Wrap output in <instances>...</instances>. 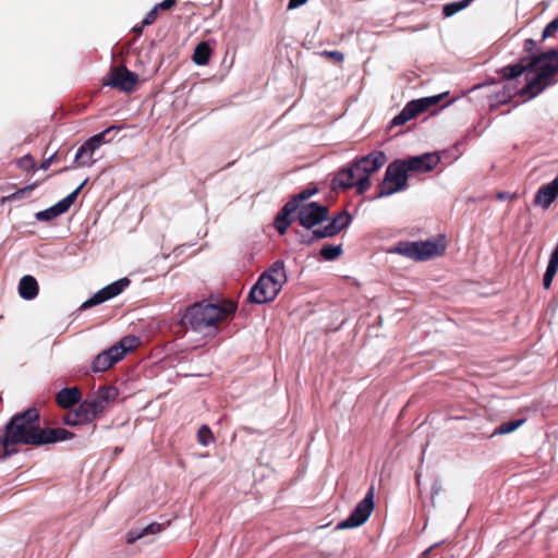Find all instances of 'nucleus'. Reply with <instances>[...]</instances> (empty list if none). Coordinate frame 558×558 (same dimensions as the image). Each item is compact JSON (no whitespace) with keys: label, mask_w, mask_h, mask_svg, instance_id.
Listing matches in <instances>:
<instances>
[{"label":"nucleus","mask_w":558,"mask_h":558,"mask_svg":"<svg viewBox=\"0 0 558 558\" xmlns=\"http://www.w3.org/2000/svg\"><path fill=\"white\" fill-rule=\"evenodd\" d=\"M43 428H40L39 413L37 409L29 408L14 415L5 425L4 433L0 437L4 457L16 452L15 445L39 446Z\"/></svg>","instance_id":"1"},{"label":"nucleus","mask_w":558,"mask_h":558,"mask_svg":"<svg viewBox=\"0 0 558 558\" xmlns=\"http://www.w3.org/2000/svg\"><path fill=\"white\" fill-rule=\"evenodd\" d=\"M384 165V153H371L341 168L332 179L335 189H354L356 194L363 195L372 185L371 177Z\"/></svg>","instance_id":"2"},{"label":"nucleus","mask_w":558,"mask_h":558,"mask_svg":"<svg viewBox=\"0 0 558 558\" xmlns=\"http://www.w3.org/2000/svg\"><path fill=\"white\" fill-rule=\"evenodd\" d=\"M527 69L526 84L520 94L533 98L558 82V50L551 49L531 56Z\"/></svg>","instance_id":"3"},{"label":"nucleus","mask_w":558,"mask_h":558,"mask_svg":"<svg viewBox=\"0 0 558 558\" xmlns=\"http://www.w3.org/2000/svg\"><path fill=\"white\" fill-rule=\"evenodd\" d=\"M287 280L284 262L278 259L259 276L251 288L247 295L248 302L265 304L274 301Z\"/></svg>","instance_id":"4"},{"label":"nucleus","mask_w":558,"mask_h":558,"mask_svg":"<svg viewBox=\"0 0 558 558\" xmlns=\"http://www.w3.org/2000/svg\"><path fill=\"white\" fill-rule=\"evenodd\" d=\"M446 251L442 236L425 241H403L387 250L390 254H400L413 260H428L440 256Z\"/></svg>","instance_id":"5"},{"label":"nucleus","mask_w":558,"mask_h":558,"mask_svg":"<svg viewBox=\"0 0 558 558\" xmlns=\"http://www.w3.org/2000/svg\"><path fill=\"white\" fill-rule=\"evenodd\" d=\"M229 313V310L216 304L196 303L192 305L184 314L183 324L190 326L195 331L217 325Z\"/></svg>","instance_id":"6"},{"label":"nucleus","mask_w":558,"mask_h":558,"mask_svg":"<svg viewBox=\"0 0 558 558\" xmlns=\"http://www.w3.org/2000/svg\"><path fill=\"white\" fill-rule=\"evenodd\" d=\"M138 344L140 338L136 336L122 337L116 344L95 356L92 363L93 372H106L112 365L121 361L129 352L133 351Z\"/></svg>","instance_id":"7"},{"label":"nucleus","mask_w":558,"mask_h":558,"mask_svg":"<svg viewBox=\"0 0 558 558\" xmlns=\"http://www.w3.org/2000/svg\"><path fill=\"white\" fill-rule=\"evenodd\" d=\"M352 216L348 210H341L324 227L313 229L307 235H301L302 244H312L314 241L332 238L348 228L352 222Z\"/></svg>","instance_id":"8"},{"label":"nucleus","mask_w":558,"mask_h":558,"mask_svg":"<svg viewBox=\"0 0 558 558\" xmlns=\"http://www.w3.org/2000/svg\"><path fill=\"white\" fill-rule=\"evenodd\" d=\"M122 130L121 125H110L102 132L89 137L83 145H81L74 156V160L78 167H90L95 163L93 158L94 153L105 143H109L111 140H107L106 135L112 131L119 132Z\"/></svg>","instance_id":"9"},{"label":"nucleus","mask_w":558,"mask_h":558,"mask_svg":"<svg viewBox=\"0 0 558 558\" xmlns=\"http://www.w3.org/2000/svg\"><path fill=\"white\" fill-rule=\"evenodd\" d=\"M527 60L529 58H525L522 59L519 63L510 64L500 69V73L507 82H502L501 88L496 93L494 97L496 102L506 104L517 94L511 81L519 77L523 73H525V75L527 74Z\"/></svg>","instance_id":"10"},{"label":"nucleus","mask_w":558,"mask_h":558,"mask_svg":"<svg viewBox=\"0 0 558 558\" xmlns=\"http://www.w3.org/2000/svg\"><path fill=\"white\" fill-rule=\"evenodd\" d=\"M446 94L447 93H442V94L435 95V96L423 97V98L411 100L391 120L390 128L403 125L411 119L415 118L417 114L427 110L429 107L437 105Z\"/></svg>","instance_id":"11"},{"label":"nucleus","mask_w":558,"mask_h":558,"mask_svg":"<svg viewBox=\"0 0 558 558\" xmlns=\"http://www.w3.org/2000/svg\"><path fill=\"white\" fill-rule=\"evenodd\" d=\"M446 94L447 93H442V94L435 95V96L423 97V98L411 100L391 120L390 128L403 125L411 119L415 118L417 114L427 110L429 107L437 105Z\"/></svg>","instance_id":"12"},{"label":"nucleus","mask_w":558,"mask_h":558,"mask_svg":"<svg viewBox=\"0 0 558 558\" xmlns=\"http://www.w3.org/2000/svg\"><path fill=\"white\" fill-rule=\"evenodd\" d=\"M374 510V488L371 487L365 497L355 506L351 514L337 524V530L353 529L362 525Z\"/></svg>","instance_id":"13"},{"label":"nucleus","mask_w":558,"mask_h":558,"mask_svg":"<svg viewBox=\"0 0 558 558\" xmlns=\"http://www.w3.org/2000/svg\"><path fill=\"white\" fill-rule=\"evenodd\" d=\"M296 220L307 230L313 229L328 218V207L316 202L303 204L298 210Z\"/></svg>","instance_id":"14"},{"label":"nucleus","mask_w":558,"mask_h":558,"mask_svg":"<svg viewBox=\"0 0 558 558\" xmlns=\"http://www.w3.org/2000/svg\"><path fill=\"white\" fill-rule=\"evenodd\" d=\"M409 171L402 160H395L386 168V196L407 190Z\"/></svg>","instance_id":"15"},{"label":"nucleus","mask_w":558,"mask_h":558,"mask_svg":"<svg viewBox=\"0 0 558 558\" xmlns=\"http://www.w3.org/2000/svg\"><path fill=\"white\" fill-rule=\"evenodd\" d=\"M99 415V408L87 398L75 410L69 411L64 415L63 422L69 426L86 425Z\"/></svg>","instance_id":"16"},{"label":"nucleus","mask_w":558,"mask_h":558,"mask_svg":"<svg viewBox=\"0 0 558 558\" xmlns=\"http://www.w3.org/2000/svg\"><path fill=\"white\" fill-rule=\"evenodd\" d=\"M130 279L124 277L121 278L99 291H97L92 298L82 303L81 310H86L96 305H99L106 301H109L124 291L130 284Z\"/></svg>","instance_id":"17"},{"label":"nucleus","mask_w":558,"mask_h":558,"mask_svg":"<svg viewBox=\"0 0 558 558\" xmlns=\"http://www.w3.org/2000/svg\"><path fill=\"white\" fill-rule=\"evenodd\" d=\"M137 81L138 76L136 73L128 70L124 65H120L111 70L105 85L118 88L124 93H131L134 90Z\"/></svg>","instance_id":"18"},{"label":"nucleus","mask_w":558,"mask_h":558,"mask_svg":"<svg viewBox=\"0 0 558 558\" xmlns=\"http://www.w3.org/2000/svg\"><path fill=\"white\" fill-rule=\"evenodd\" d=\"M86 183L87 179L84 180L73 192H71L68 196H65L58 203H56L49 208L38 211L36 214V219L38 221H50L68 211Z\"/></svg>","instance_id":"19"},{"label":"nucleus","mask_w":558,"mask_h":558,"mask_svg":"<svg viewBox=\"0 0 558 558\" xmlns=\"http://www.w3.org/2000/svg\"><path fill=\"white\" fill-rule=\"evenodd\" d=\"M409 172L426 173L432 171L440 162V156L437 153H425L418 156L402 160Z\"/></svg>","instance_id":"20"},{"label":"nucleus","mask_w":558,"mask_h":558,"mask_svg":"<svg viewBox=\"0 0 558 558\" xmlns=\"http://www.w3.org/2000/svg\"><path fill=\"white\" fill-rule=\"evenodd\" d=\"M296 211V201H289L278 213L275 219V228L280 234H284L292 223L291 215Z\"/></svg>","instance_id":"21"},{"label":"nucleus","mask_w":558,"mask_h":558,"mask_svg":"<svg viewBox=\"0 0 558 558\" xmlns=\"http://www.w3.org/2000/svg\"><path fill=\"white\" fill-rule=\"evenodd\" d=\"M558 197V186L550 181L541 186L535 194L534 203L544 209H547Z\"/></svg>","instance_id":"22"},{"label":"nucleus","mask_w":558,"mask_h":558,"mask_svg":"<svg viewBox=\"0 0 558 558\" xmlns=\"http://www.w3.org/2000/svg\"><path fill=\"white\" fill-rule=\"evenodd\" d=\"M73 437V433L62 427L43 428L41 437L39 439V446L69 440L72 439Z\"/></svg>","instance_id":"23"},{"label":"nucleus","mask_w":558,"mask_h":558,"mask_svg":"<svg viewBox=\"0 0 558 558\" xmlns=\"http://www.w3.org/2000/svg\"><path fill=\"white\" fill-rule=\"evenodd\" d=\"M118 397V390L114 387H101L97 390L94 397L88 398L93 404L99 408V414H101L107 404L113 401Z\"/></svg>","instance_id":"24"},{"label":"nucleus","mask_w":558,"mask_h":558,"mask_svg":"<svg viewBox=\"0 0 558 558\" xmlns=\"http://www.w3.org/2000/svg\"><path fill=\"white\" fill-rule=\"evenodd\" d=\"M82 399V393L77 387H66L57 393V403L63 409H70L78 403Z\"/></svg>","instance_id":"25"},{"label":"nucleus","mask_w":558,"mask_h":558,"mask_svg":"<svg viewBox=\"0 0 558 558\" xmlns=\"http://www.w3.org/2000/svg\"><path fill=\"white\" fill-rule=\"evenodd\" d=\"M37 280L31 276H23L19 282V294L26 301L34 300L38 295Z\"/></svg>","instance_id":"26"},{"label":"nucleus","mask_w":558,"mask_h":558,"mask_svg":"<svg viewBox=\"0 0 558 558\" xmlns=\"http://www.w3.org/2000/svg\"><path fill=\"white\" fill-rule=\"evenodd\" d=\"M162 530L161 524L153 522L141 529H132L126 534V542L133 544L136 541L144 538L147 535H155L160 533Z\"/></svg>","instance_id":"27"},{"label":"nucleus","mask_w":558,"mask_h":558,"mask_svg":"<svg viewBox=\"0 0 558 558\" xmlns=\"http://www.w3.org/2000/svg\"><path fill=\"white\" fill-rule=\"evenodd\" d=\"M210 48L207 43H199L193 53V61L197 65H206L209 61Z\"/></svg>","instance_id":"28"},{"label":"nucleus","mask_w":558,"mask_h":558,"mask_svg":"<svg viewBox=\"0 0 558 558\" xmlns=\"http://www.w3.org/2000/svg\"><path fill=\"white\" fill-rule=\"evenodd\" d=\"M342 245L338 244H325L320 251L319 255L324 260H335L342 254Z\"/></svg>","instance_id":"29"},{"label":"nucleus","mask_w":558,"mask_h":558,"mask_svg":"<svg viewBox=\"0 0 558 558\" xmlns=\"http://www.w3.org/2000/svg\"><path fill=\"white\" fill-rule=\"evenodd\" d=\"M472 0H461L451 3H447L442 7V14L445 17H450L461 10L465 9Z\"/></svg>","instance_id":"30"},{"label":"nucleus","mask_w":558,"mask_h":558,"mask_svg":"<svg viewBox=\"0 0 558 558\" xmlns=\"http://www.w3.org/2000/svg\"><path fill=\"white\" fill-rule=\"evenodd\" d=\"M524 423V420H514L502 423L499 425L493 433L495 435H505L514 432L518 427H520Z\"/></svg>","instance_id":"31"},{"label":"nucleus","mask_w":558,"mask_h":558,"mask_svg":"<svg viewBox=\"0 0 558 558\" xmlns=\"http://www.w3.org/2000/svg\"><path fill=\"white\" fill-rule=\"evenodd\" d=\"M197 440L202 446H208L214 441V436L210 428L206 425H202L197 432Z\"/></svg>","instance_id":"32"},{"label":"nucleus","mask_w":558,"mask_h":558,"mask_svg":"<svg viewBox=\"0 0 558 558\" xmlns=\"http://www.w3.org/2000/svg\"><path fill=\"white\" fill-rule=\"evenodd\" d=\"M316 189L310 190L306 189L302 192H300L298 195L293 196L290 201H296V209L300 208L303 204L302 202L308 199L311 196H313L316 193Z\"/></svg>","instance_id":"33"},{"label":"nucleus","mask_w":558,"mask_h":558,"mask_svg":"<svg viewBox=\"0 0 558 558\" xmlns=\"http://www.w3.org/2000/svg\"><path fill=\"white\" fill-rule=\"evenodd\" d=\"M558 32V16L555 17L551 22H549L543 31L542 38L546 39L548 37H553Z\"/></svg>","instance_id":"34"},{"label":"nucleus","mask_w":558,"mask_h":558,"mask_svg":"<svg viewBox=\"0 0 558 558\" xmlns=\"http://www.w3.org/2000/svg\"><path fill=\"white\" fill-rule=\"evenodd\" d=\"M322 57H327L333 59L336 62H342L344 59V54L338 50H324L320 52Z\"/></svg>","instance_id":"35"},{"label":"nucleus","mask_w":558,"mask_h":558,"mask_svg":"<svg viewBox=\"0 0 558 558\" xmlns=\"http://www.w3.org/2000/svg\"><path fill=\"white\" fill-rule=\"evenodd\" d=\"M157 8H153L144 17L142 21L143 26L151 25L157 20Z\"/></svg>","instance_id":"36"},{"label":"nucleus","mask_w":558,"mask_h":558,"mask_svg":"<svg viewBox=\"0 0 558 558\" xmlns=\"http://www.w3.org/2000/svg\"><path fill=\"white\" fill-rule=\"evenodd\" d=\"M175 1L177 0H163L160 3H157L155 8H157V10H169L175 4Z\"/></svg>","instance_id":"37"},{"label":"nucleus","mask_w":558,"mask_h":558,"mask_svg":"<svg viewBox=\"0 0 558 558\" xmlns=\"http://www.w3.org/2000/svg\"><path fill=\"white\" fill-rule=\"evenodd\" d=\"M56 155H57V153H53V154H52L51 156H49L48 158L44 159V160L41 161L40 168H41L43 170H47V169L50 167V165L52 163V161L54 160Z\"/></svg>","instance_id":"38"},{"label":"nucleus","mask_w":558,"mask_h":558,"mask_svg":"<svg viewBox=\"0 0 558 558\" xmlns=\"http://www.w3.org/2000/svg\"><path fill=\"white\" fill-rule=\"evenodd\" d=\"M306 1L307 0H290L289 4H288V9H290V10L295 9V8L306 3Z\"/></svg>","instance_id":"39"},{"label":"nucleus","mask_w":558,"mask_h":558,"mask_svg":"<svg viewBox=\"0 0 558 558\" xmlns=\"http://www.w3.org/2000/svg\"><path fill=\"white\" fill-rule=\"evenodd\" d=\"M535 46H536V41L532 38H529L524 41V49L529 52H531Z\"/></svg>","instance_id":"40"},{"label":"nucleus","mask_w":558,"mask_h":558,"mask_svg":"<svg viewBox=\"0 0 558 558\" xmlns=\"http://www.w3.org/2000/svg\"><path fill=\"white\" fill-rule=\"evenodd\" d=\"M553 279H554L553 276H549L546 272L544 274L543 286H544L545 289H549L550 288Z\"/></svg>","instance_id":"41"},{"label":"nucleus","mask_w":558,"mask_h":558,"mask_svg":"<svg viewBox=\"0 0 558 558\" xmlns=\"http://www.w3.org/2000/svg\"><path fill=\"white\" fill-rule=\"evenodd\" d=\"M557 270H558V266L557 265H553V264H549L547 265V268H546V274L549 275V276H553L555 277L556 274H557Z\"/></svg>","instance_id":"42"},{"label":"nucleus","mask_w":558,"mask_h":558,"mask_svg":"<svg viewBox=\"0 0 558 558\" xmlns=\"http://www.w3.org/2000/svg\"><path fill=\"white\" fill-rule=\"evenodd\" d=\"M548 263L558 266V248L553 250Z\"/></svg>","instance_id":"43"},{"label":"nucleus","mask_w":558,"mask_h":558,"mask_svg":"<svg viewBox=\"0 0 558 558\" xmlns=\"http://www.w3.org/2000/svg\"><path fill=\"white\" fill-rule=\"evenodd\" d=\"M377 193L376 195L373 197V199H376V198H381L384 197V181L381 183L378 184V187H377Z\"/></svg>","instance_id":"44"},{"label":"nucleus","mask_w":558,"mask_h":558,"mask_svg":"<svg viewBox=\"0 0 558 558\" xmlns=\"http://www.w3.org/2000/svg\"><path fill=\"white\" fill-rule=\"evenodd\" d=\"M511 197H512V195H510V194H509V193H507V192H499V193L497 194V198H498L499 201H505V199H508V198H511Z\"/></svg>","instance_id":"45"},{"label":"nucleus","mask_w":558,"mask_h":558,"mask_svg":"<svg viewBox=\"0 0 558 558\" xmlns=\"http://www.w3.org/2000/svg\"><path fill=\"white\" fill-rule=\"evenodd\" d=\"M22 162H28L31 167H34V166H35V161H34V159H33L29 155H26V156L22 159Z\"/></svg>","instance_id":"46"},{"label":"nucleus","mask_w":558,"mask_h":558,"mask_svg":"<svg viewBox=\"0 0 558 558\" xmlns=\"http://www.w3.org/2000/svg\"><path fill=\"white\" fill-rule=\"evenodd\" d=\"M437 544L429 546L427 549H425L424 555H427Z\"/></svg>","instance_id":"47"},{"label":"nucleus","mask_w":558,"mask_h":558,"mask_svg":"<svg viewBox=\"0 0 558 558\" xmlns=\"http://www.w3.org/2000/svg\"><path fill=\"white\" fill-rule=\"evenodd\" d=\"M553 182L558 186V173L557 177L553 180Z\"/></svg>","instance_id":"48"}]
</instances>
